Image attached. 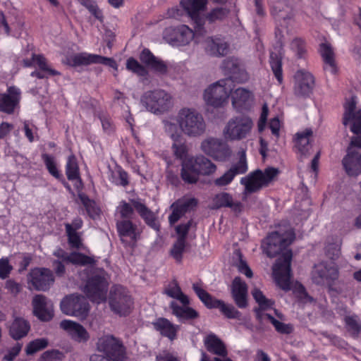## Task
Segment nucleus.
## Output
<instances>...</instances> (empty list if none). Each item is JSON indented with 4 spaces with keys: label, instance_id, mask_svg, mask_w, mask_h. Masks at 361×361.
Returning a JSON list of instances; mask_svg holds the SVG:
<instances>
[{
    "label": "nucleus",
    "instance_id": "nucleus-1",
    "mask_svg": "<svg viewBox=\"0 0 361 361\" xmlns=\"http://www.w3.org/2000/svg\"><path fill=\"white\" fill-rule=\"evenodd\" d=\"M294 239L293 228L289 225H285L271 233L262 243L263 250L268 257H274L281 254L273 266V276L276 284L284 290L290 289V263L293 255L288 247Z\"/></svg>",
    "mask_w": 361,
    "mask_h": 361
},
{
    "label": "nucleus",
    "instance_id": "nucleus-2",
    "mask_svg": "<svg viewBox=\"0 0 361 361\" xmlns=\"http://www.w3.org/2000/svg\"><path fill=\"white\" fill-rule=\"evenodd\" d=\"M356 103L353 98L348 100L345 105L343 123L350 124L351 131L356 135L351 139L347 154L342 160L345 173L349 176L361 174V109L355 112Z\"/></svg>",
    "mask_w": 361,
    "mask_h": 361
},
{
    "label": "nucleus",
    "instance_id": "nucleus-3",
    "mask_svg": "<svg viewBox=\"0 0 361 361\" xmlns=\"http://www.w3.org/2000/svg\"><path fill=\"white\" fill-rule=\"evenodd\" d=\"M175 120L176 123L171 119L163 121L164 131L173 141H180L182 134L190 137H197L202 135L206 130V123L202 115L195 109H180Z\"/></svg>",
    "mask_w": 361,
    "mask_h": 361
},
{
    "label": "nucleus",
    "instance_id": "nucleus-4",
    "mask_svg": "<svg viewBox=\"0 0 361 361\" xmlns=\"http://www.w3.org/2000/svg\"><path fill=\"white\" fill-rule=\"evenodd\" d=\"M81 278L86 283L82 290L87 297L78 293L68 295L61 300L60 308L64 314L84 320L89 315L90 308L87 298L90 295V277L87 274L86 278H83L82 276Z\"/></svg>",
    "mask_w": 361,
    "mask_h": 361
},
{
    "label": "nucleus",
    "instance_id": "nucleus-5",
    "mask_svg": "<svg viewBox=\"0 0 361 361\" xmlns=\"http://www.w3.org/2000/svg\"><path fill=\"white\" fill-rule=\"evenodd\" d=\"M216 171V166L203 155L192 157L182 164L181 178L187 183H195L200 175L209 176Z\"/></svg>",
    "mask_w": 361,
    "mask_h": 361
},
{
    "label": "nucleus",
    "instance_id": "nucleus-6",
    "mask_svg": "<svg viewBox=\"0 0 361 361\" xmlns=\"http://www.w3.org/2000/svg\"><path fill=\"white\" fill-rule=\"evenodd\" d=\"M140 102L148 111L155 115L169 112L174 104L171 94L162 89L145 92L141 97Z\"/></svg>",
    "mask_w": 361,
    "mask_h": 361
},
{
    "label": "nucleus",
    "instance_id": "nucleus-7",
    "mask_svg": "<svg viewBox=\"0 0 361 361\" xmlns=\"http://www.w3.org/2000/svg\"><path fill=\"white\" fill-rule=\"evenodd\" d=\"M99 352L110 361H123L126 358V348L122 341L111 334L103 335L96 343Z\"/></svg>",
    "mask_w": 361,
    "mask_h": 361
},
{
    "label": "nucleus",
    "instance_id": "nucleus-8",
    "mask_svg": "<svg viewBox=\"0 0 361 361\" xmlns=\"http://www.w3.org/2000/svg\"><path fill=\"white\" fill-rule=\"evenodd\" d=\"M253 126L252 119L246 116H238L231 118L223 130V135L227 140H241L247 137Z\"/></svg>",
    "mask_w": 361,
    "mask_h": 361
},
{
    "label": "nucleus",
    "instance_id": "nucleus-9",
    "mask_svg": "<svg viewBox=\"0 0 361 361\" xmlns=\"http://www.w3.org/2000/svg\"><path fill=\"white\" fill-rule=\"evenodd\" d=\"M279 174L276 168H268L262 171L256 170L247 176L242 178L240 183L245 185V193H252L267 186Z\"/></svg>",
    "mask_w": 361,
    "mask_h": 361
},
{
    "label": "nucleus",
    "instance_id": "nucleus-10",
    "mask_svg": "<svg viewBox=\"0 0 361 361\" xmlns=\"http://www.w3.org/2000/svg\"><path fill=\"white\" fill-rule=\"evenodd\" d=\"M233 81L231 78H225L217 81L207 88L204 93V99L207 104L218 107L225 103L231 93Z\"/></svg>",
    "mask_w": 361,
    "mask_h": 361
},
{
    "label": "nucleus",
    "instance_id": "nucleus-11",
    "mask_svg": "<svg viewBox=\"0 0 361 361\" xmlns=\"http://www.w3.org/2000/svg\"><path fill=\"white\" fill-rule=\"evenodd\" d=\"M109 280V276L104 269L95 267L92 257V302L99 304L106 301Z\"/></svg>",
    "mask_w": 361,
    "mask_h": 361
},
{
    "label": "nucleus",
    "instance_id": "nucleus-12",
    "mask_svg": "<svg viewBox=\"0 0 361 361\" xmlns=\"http://www.w3.org/2000/svg\"><path fill=\"white\" fill-rule=\"evenodd\" d=\"M133 302L131 296L125 288L114 286L110 291L109 305L111 310L121 316L130 313Z\"/></svg>",
    "mask_w": 361,
    "mask_h": 361
},
{
    "label": "nucleus",
    "instance_id": "nucleus-13",
    "mask_svg": "<svg viewBox=\"0 0 361 361\" xmlns=\"http://www.w3.org/2000/svg\"><path fill=\"white\" fill-rule=\"evenodd\" d=\"M202 151L218 161H224L231 155L228 145L221 139L208 137L200 145Z\"/></svg>",
    "mask_w": 361,
    "mask_h": 361
},
{
    "label": "nucleus",
    "instance_id": "nucleus-14",
    "mask_svg": "<svg viewBox=\"0 0 361 361\" xmlns=\"http://www.w3.org/2000/svg\"><path fill=\"white\" fill-rule=\"evenodd\" d=\"M116 228L120 240L125 246H136L142 233L141 228L136 224L130 219H121L117 221Z\"/></svg>",
    "mask_w": 361,
    "mask_h": 361
},
{
    "label": "nucleus",
    "instance_id": "nucleus-15",
    "mask_svg": "<svg viewBox=\"0 0 361 361\" xmlns=\"http://www.w3.org/2000/svg\"><path fill=\"white\" fill-rule=\"evenodd\" d=\"M28 283L37 291H47L53 286L55 279L51 270L44 267L32 269L27 276Z\"/></svg>",
    "mask_w": 361,
    "mask_h": 361
},
{
    "label": "nucleus",
    "instance_id": "nucleus-16",
    "mask_svg": "<svg viewBox=\"0 0 361 361\" xmlns=\"http://www.w3.org/2000/svg\"><path fill=\"white\" fill-rule=\"evenodd\" d=\"M180 4L194 22L195 32L204 34V18L200 15V12L205 9L207 0H182Z\"/></svg>",
    "mask_w": 361,
    "mask_h": 361
},
{
    "label": "nucleus",
    "instance_id": "nucleus-17",
    "mask_svg": "<svg viewBox=\"0 0 361 361\" xmlns=\"http://www.w3.org/2000/svg\"><path fill=\"white\" fill-rule=\"evenodd\" d=\"M338 277V268L334 263H320L314 267L312 272V279L319 285L326 283L331 286Z\"/></svg>",
    "mask_w": 361,
    "mask_h": 361
},
{
    "label": "nucleus",
    "instance_id": "nucleus-18",
    "mask_svg": "<svg viewBox=\"0 0 361 361\" xmlns=\"http://www.w3.org/2000/svg\"><path fill=\"white\" fill-rule=\"evenodd\" d=\"M195 35L202 34L197 33L185 25H181L176 28L166 30L165 38L173 45H186L193 39Z\"/></svg>",
    "mask_w": 361,
    "mask_h": 361
},
{
    "label": "nucleus",
    "instance_id": "nucleus-19",
    "mask_svg": "<svg viewBox=\"0 0 361 361\" xmlns=\"http://www.w3.org/2000/svg\"><path fill=\"white\" fill-rule=\"evenodd\" d=\"M33 314L39 320L49 322L54 317L53 306L47 298L43 295H36L32 300Z\"/></svg>",
    "mask_w": 361,
    "mask_h": 361
},
{
    "label": "nucleus",
    "instance_id": "nucleus-20",
    "mask_svg": "<svg viewBox=\"0 0 361 361\" xmlns=\"http://www.w3.org/2000/svg\"><path fill=\"white\" fill-rule=\"evenodd\" d=\"M294 93L298 97H307L312 91L314 79L313 75L304 70L298 71L295 75Z\"/></svg>",
    "mask_w": 361,
    "mask_h": 361
},
{
    "label": "nucleus",
    "instance_id": "nucleus-21",
    "mask_svg": "<svg viewBox=\"0 0 361 361\" xmlns=\"http://www.w3.org/2000/svg\"><path fill=\"white\" fill-rule=\"evenodd\" d=\"M59 326L67 333L73 341L77 343H85L89 340L88 331L76 322L63 319L60 322Z\"/></svg>",
    "mask_w": 361,
    "mask_h": 361
},
{
    "label": "nucleus",
    "instance_id": "nucleus-22",
    "mask_svg": "<svg viewBox=\"0 0 361 361\" xmlns=\"http://www.w3.org/2000/svg\"><path fill=\"white\" fill-rule=\"evenodd\" d=\"M176 299L178 300L183 306L180 307L176 302L173 301L170 304V307L172 310V313L180 320L192 319L198 317L197 312L188 306L190 303L189 298L183 292Z\"/></svg>",
    "mask_w": 361,
    "mask_h": 361
},
{
    "label": "nucleus",
    "instance_id": "nucleus-23",
    "mask_svg": "<svg viewBox=\"0 0 361 361\" xmlns=\"http://www.w3.org/2000/svg\"><path fill=\"white\" fill-rule=\"evenodd\" d=\"M20 97V90L16 87H10L7 92L0 94V111L12 114L18 105Z\"/></svg>",
    "mask_w": 361,
    "mask_h": 361
},
{
    "label": "nucleus",
    "instance_id": "nucleus-24",
    "mask_svg": "<svg viewBox=\"0 0 361 361\" xmlns=\"http://www.w3.org/2000/svg\"><path fill=\"white\" fill-rule=\"evenodd\" d=\"M228 207L233 212L238 214L243 210V204L239 201H235L231 194L226 192H221L215 195L212 199V208L219 209Z\"/></svg>",
    "mask_w": 361,
    "mask_h": 361
},
{
    "label": "nucleus",
    "instance_id": "nucleus-25",
    "mask_svg": "<svg viewBox=\"0 0 361 361\" xmlns=\"http://www.w3.org/2000/svg\"><path fill=\"white\" fill-rule=\"evenodd\" d=\"M232 104L238 111H243L249 109L253 102L252 93L245 88L240 87L231 93Z\"/></svg>",
    "mask_w": 361,
    "mask_h": 361
},
{
    "label": "nucleus",
    "instance_id": "nucleus-26",
    "mask_svg": "<svg viewBox=\"0 0 361 361\" xmlns=\"http://www.w3.org/2000/svg\"><path fill=\"white\" fill-rule=\"evenodd\" d=\"M140 59L143 63L157 73L166 75L168 73L166 63L154 56L149 49H144L140 54Z\"/></svg>",
    "mask_w": 361,
    "mask_h": 361
},
{
    "label": "nucleus",
    "instance_id": "nucleus-27",
    "mask_svg": "<svg viewBox=\"0 0 361 361\" xmlns=\"http://www.w3.org/2000/svg\"><path fill=\"white\" fill-rule=\"evenodd\" d=\"M232 297L240 308H245L247 305V286L240 277H235L231 285Z\"/></svg>",
    "mask_w": 361,
    "mask_h": 361
},
{
    "label": "nucleus",
    "instance_id": "nucleus-28",
    "mask_svg": "<svg viewBox=\"0 0 361 361\" xmlns=\"http://www.w3.org/2000/svg\"><path fill=\"white\" fill-rule=\"evenodd\" d=\"M205 51L213 56H224L229 51L228 44L220 38L208 37L205 40Z\"/></svg>",
    "mask_w": 361,
    "mask_h": 361
},
{
    "label": "nucleus",
    "instance_id": "nucleus-29",
    "mask_svg": "<svg viewBox=\"0 0 361 361\" xmlns=\"http://www.w3.org/2000/svg\"><path fill=\"white\" fill-rule=\"evenodd\" d=\"M30 323L22 317H16L9 326V334L14 340L26 336L30 331Z\"/></svg>",
    "mask_w": 361,
    "mask_h": 361
},
{
    "label": "nucleus",
    "instance_id": "nucleus-30",
    "mask_svg": "<svg viewBox=\"0 0 361 361\" xmlns=\"http://www.w3.org/2000/svg\"><path fill=\"white\" fill-rule=\"evenodd\" d=\"M257 319L261 323L264 322H269L273 324L276 331L280 334H290L293 332V328L291 324L283 323L275 319L269 314L265 313L264 312H261L259 310L257 311Z\"/></svg>",
    "mask_w": 361,
    "mask_h": 361
},
{
    "label": "nucleus",
    "instance_id": "nucleus-31",
    "mask_svg": "<svg viewBox=\"0 0 361 361\" xmlns=\"http://www.w3.org/2000/svg\"><path fill=\"white\" fill-rule=\"evenodd\" d=\"M154 328L159 333L171 341L176 338V333L178 330V326L173 324L170 321L165 318H159L152 323Z\"/></svg>",
    "mask_w": 361,
    "mask_h": 361
},
{
    "label": "nucleus",
    "instance_id": "nucleus-32",
    "mask_svg": "<svg viewBox=\"0 0 361 361\" xmlns=\"http://www.w3.org/2000/svg\"><path fill=\"white\" fill-rule=\"evenodd\" d=\"M132 205L139 213L146 224L155 230H159V225L157 223L154 213L150 211L142 202L139 200H133Z\"/></svg>",
    "mask_w": 361,
    "mask_h": 361
},
{
    "label": "nucleus",
    "instance_id": "nucleus-33",
    "mask_svg": "<svg viewBox=\"0 0 361 361\" xmlns=\"http://www.w3.org/2000/svg\"><path fill=\"white\" fill-rule=\"evenodd\" d=\"M204 345L209 352L221 357L227 356L226 345L214 334H210L205 338Z\"/></svg>",
    "mask_w": 361,
    "mask_h": 361
},
{
    "label": "nucleus",
    "instance_id": "nucleus-34",
    "mask_svg": "<svg viewBox=\"0 0 361 361\" xmlns=\"http://www.w3.org/2000/svg\"><path fill=\"white\" fill-rule=\"evenodd\" d=\"M312 136V130L311 129H305L295 135V146L302 154L305 155L309 151L310 148V140Z\"/></svg>",
    "mask_w": 361,
    "mask_h": 361
},
{
    "label": "nucleus",
    "instance_id": "nucleus-35",
    "mask_svg": "<svg viewBox=\"0 0 361 361\" xmlns=\"http://www.w3.org/2000/svg\"><path fill=\"white\" fill-rule=\"evenodd\" d=\"M192 290L204 305L209 309L215 308L219 300L214 298L209 293L202 288L200 283L192 284Z\"/></svg>",
    "mask_w": 361,
    "mask_h": 361
},
{
    "label": "nucleus",
    "instance_id": "nucleus-36",
    "mask_svg": "<svg viewBox=\"0 0 361 361\" xmlns=\"http://www.w3.org/2000/svg\"><path fill=\"white\" fill-rule=\"evenodd\" d=\"M289 47L298 59H305L307 54V43L301 37L293 38L290 42Z\"/></svg>",
    "mask_w": 361,
    "mask_h": 361
},
{
    "label": "nucleus",
    "instance_id": "nucleus-37",
    "mask_svg": "<svg viewBox=\"0 0 361 361\" xmlns=\"http://www.w3.org/2000/svg\"><path fill=\"white\" fill-rule=\"evenodd\" d=\"M66 174L69 180H75L79 178V167L74 155H71L68 158L66 166Z\"/></svg>",
    "mask_w": 361,
    "mask_h": 361
},
{
    "label": "nucleus",
    "instance_id": "nucleus-38",
    "mask_svg": "<svg viewBox=\"0 0 361 361\" xmlns=\"http://www.w3.org/2000/svg\"><path fill=\"white\" fill-rule=\"evenodd\" d=\"M272 13L276 16L278 20H286L292 19L293 13L289 6H286L284 9L283 4L281 2H276L272 8Z\"/></svg>",
    "mask_w": 361,
    "mask_h": 361
},
{
    "label": "nucleus",
    "instance_id": "nucleus-39",
    "mask_svg": "<svg viewBox=\"0 0 361 361\" xmlns=\"http://www.w3.org/2000/svg\"><path fill=\"white\" fill-rule=\"evenodd\" d=\"M49 341L47 338H37L30 341L25 348V353L27 355H32L48 346Z\"/></svg>",
    "mask_w": 361,
    "mask_h": 361
},
{
    "label": "nucleus",
    "instance_id": "nucleus-40",
    "mask_svg": "<svg viewBox=\"0 0 361 361\" xmlns=\"http://www.w3.org/2000/svg\"><path fill=\"white\" fill-rule=\"evenodd\" d=\"M252 295L259 306V309L257 310L256 312L259 310L263 312V310L272 307L274 303L271 300L267 299L263 293L257 288H253Z\"/></svg>",
    "mask_w": 361,
    "mask_h": 361
},
{
    "label": "nucleus",
    "instance_id": "nucleus-41",
    "mask_svg": "<svg viewBox=\"0 0 361 361\" xmlns=\"http://www.w3.org/2000/svg\"><path fill=\"white\" fill-rule=\"evenodd\" d=\"M215 308L220 310L221 312L228 319H240V312L231 304H226L224 301L219 300Z\"/></svg>",
    "mask_w": 361,
    "mask_h": 361
},
{
    "label": "nucleus",
    "instance_id": "nucleus-42",
    "mask_svg": "<svg viewBox=\"0 0 361 361\" xmlns=\"http://www.w3.org/2000/svg\"><path fill=\"white\" fill-rule=\"evenodd\" d=\"M269 62L276 78L279 83H281L283 81L281 59L276 54L271 53Z\"/></svg>",
    "mask_w": 361,
    "mask_h": 361
},
{
    "label": "nucleus",
    "instance_id": "nucleus-43",
    "mask_svg": "<svg viewBox=\"0 0 361 361\" xmlns=\"http://www.w3.org/2000/svg\"><path fill=\"white\" fill-rule=\"evenodd\" d=\"M238 155L239 157L238 161L229 169L233 171L235 176L245 173L247 171L245 151L244 149L240 150Z\"/></svg>",
    "mask_w": 361,
    "mask_h": 361
},
{
    "label": "nucleus",
    "instance_id": "nucleus-44",
    "mask_svg": "<svg viewBox=\"0 0 361 361\" xmlns=\"http://www.w3.org/2000/svg\"><path fill=\"white\" fill-rule=\"evenodd\" d=\"M42 158L49 173L59 180L62 179L63 176L57 169L54 157L48 154H42Z\"/></svg>",
    "mask_w": 361,
    "mask_h": 361
},
{
    "label": "nucleus",
    "instance_id": "nucleus-45",
    "mask_svg": "<svg viewBox=\"0 0 361 361\" xmlns=\"http://www.w3.org/2000/svg\"><path fill=\"white\" fill-rule=\"evenodd\" d=\"M65 227L69 245L72 248H80L82 244L79 233L77 231H73L69 224H66Z\"/></svg>",
    "mask_w": 361,
    "mask_h": 361
},
{
    "label": "nucleus",
    "instance_id": "nucleus-46",
    "mask_svg": "<svg viewBox=\"0 0 361 361\" xmlns=\"http://www.w3.org/2000/svg\"><path fill=\"white\" fill-rule=\"evenodd\" d=\"M345 326L348 331L353 336H357L361 331V324L357 316L345 317Z\"/></svg>",
    "mask_w": 361,
    "mask_h": 361
},
{
    "label": "nucleus",
    "instance_id": "nucleus-47",
    "mask_svg": "<svg viewBox=\"0 0 361 361\" xmlns=\"http://www.w3.org/2000/svg\"><path fill=\"white\" fill-rule=\"evenodd\" d=\"M67 63L73 66L89 65L90 63V54L80 53L72 55L67 59Z\"/></svg>",
    "mask_w": 361,
    "mask_h": 361
},
{
    "label": "nucleus",
    "instance_id": "nucleus-48",
    "mask_svg": "<svg viewBox=\"0 0 361 361\" xmlns=\"http://www.w3.org/2000/svg\"><path fill=\"white\" fill-rule=\"evenodd\" d=\"M172 145V149L175 156L181 160V165L185 160H189L191 157L188 156V147L185 143H178V142L173 141Z\"/></svg>",
    "mask_w": 361,
    "mask_h": 361
},
{
    "label": "nucleus",
    "instance_id": "nucleus-49",
    "mask_svg": "<svg viewBox=\"0 0 361 361\" xmlns=\"http://www.w3.org/2000/svg\"><path fill=\"white\" fill-rule=\"evenodd\" d=\"M185 248V242L176 240L173 245L170 253L173 258L177 262H180L183 257V254Z\"/></svg>",
    "mask_w": 361,
    "mask_h": 361
},
{
    "label": "nucleus",
    "instance_id": "nucleus-50",
    "mask_svg": "<svg viewBox=\"0 0 361 361\" xmlns=\"http://www.w3.org/2000/svg\"><path fill=\"white\" fill-rule=\"evenodd\" d=\"M68 262L75 265L85 266L90 264V257L77 252L69 254Z\"/></svg>",
    "mask_w": 361,
    "mask_h": 361
},
{
    "label": "nucleus",
    "instance_id": "nucleus-51",
    "mask_svg": "<svg viewBox=\"0 0 361 361\" xmlns=\"http://www.w3.org/2000/svg\"><path fill=\"white\" fill-rule=\"evenodd\" d=\"M173 204L174 206H177L183 212L187 213L196 207L197 202L195 198H184L178 200Z\"/></svg>",
    "mask_w": 361,
    "mask_h": 361
},
{
    "label": "nucleus",
    "instance_id": "nucleus-52",
    "mask_svg": "<svg viewBox=\"0 0 361 361\" xmlns=\"http://www.w3.org/2000/svg\"><path fill=\"white\" fill-rule=\"evenodd\" d=\"M32 60L39 66L42 71H46L49 75H59V73L54 69L49 68L47 63L46 59L42 55H32Z\"/></svg>",
    "mask_w": 361,
    "mask_h": 361
},
{
    "label": "nucleus",
    "instance_id": "nucleus-53",
    "mask_svg": "<svg viewBox=\"0 0 361 361\" xmlns=\"http://www.w3.org/2000/svg\"><path fill=\"white\" fill-rule=\"evenodd\" d=\"M235 175L232 171L229 169L226 171L221 176L216 178L214 183L219 188H223L229 185L235 178Z\"/></svg>",
    "mask_w": 361,
    "mask_h": 361
},
{
    "label": "nucleus",
    "instance_id": "nucleus-54",
    "mask_svg": "<svg viewBox=\"0 0 361 361\" xmlns=\"http://www.w3.org/2000/svg\"><path fill=\"white\" fill-rule=\"evenodd\" d=\"M228 9L226 8H216L213 9L208 15L207 18L211 23L214 22L217 20L224 19L228 14Z\"/></svg>",
    "mask_w": 361,
    "mask_h": 361
},
{
    "label": "nucleus",
    "instance_id": "nucleus-55",
    "mask_svg": "<svg viewBox=\"0 0 361 361\" xmlns=\"http://www.w3.org/2000/svg\"><path fill=\"white\" fill-rule=\"evenodd\" d=\"M92 63H98L108 66L117 70L118 66L112 58L102 56L97 54H92Z\"/></svg>",
    "mask_w": 361,
    "mask_h": 361
},
{
    "label": "nucleus",
    "instance_id": "nucleus-56",
    "mask_svg": "<svg viewBox=\"0 0 361 361\" xmlns=\"http://www.w3.org/2000/svg\"><path fill=\"white\" fill-rule=\"evenodd\" d=\"M126 68L139 75H144L146 73L145 68L133 58L127 60Z\"/></svg>",
    "mask_w": 361,
    "mask_h": 361
},
{
    "label": "nucleus",
    "instance_id": "nucleus-57",
    "mask_svg": "<svg viewBox=\"0 0 361 361\" xmlns=\"http://www.w3.org/2000/svg\"><path fill=\"white\" fill-rule=\"evenodd\" d=\"M192 224V221H188L185 224H181L176 226L175 230L178 235L177 240H180V241L185 242L186 237Z\"/></svg>",
    "mask_w": 361,
    "mask_h": 361
},
{
    "label": "nucleus",
    "instance_id": "nucleus-58",
    "mask_svg": "<svg viewBox=\"0 0 361 361\" xmlns=\"http://www.w3.org/2000/svg\"><path fill=\"white\" fill-rule=\"evenodd\" d=\"M117 212L123 219H129L133 214L132 206L125 201L120 202V204L117 207Z\"/></svg>",
    "mask_w": 361,
    "mask_h": 361
},
{
    "label": "nucleus",
    "instance_id": "nucleus-59",
    "mask_svg": "<svg viewBox=\"0 0 361 361\" xmlns=\"http://www.w3.org/2000/svg\"><path fill=\"white\" fill-rule=\"evenodd\" d=\"M341 254V247L338 243L329 244L326 247V255L331 259L335 260L338 258Z\"/></svg>",
    "mask_w": 361,
    "mask_h": 361
},
{
    "label": "nucleus",
    "instance_id": "nucleus-60",
    "mask_svg": "<svg viewBox=\"0 0 361 361\" xmlns=\"http://www.w3.org/2000/svg\"><path fill=\"white\" fill-rule=\"evenodd\" d=\"M236 255L238 256L239 259V262L236 264V267L238 269V271L245 274L247 277L251 278L252 276V271L250 269V268L248 267L247 263L243 261L241 258V254L239 252H236Z\"/></svg>",
    "mask_w": 361,
    "mask_h": 361
},
{
    "label": "nucleus",
    "instance_id": "nucleus-61",
    "mask_svg": "<svg viewBox=\"0 0 361 361\" xmlns=\"http://www.w3.org/2000/svg\"><path fill=\"white\" fill-rule=\"evenodd\" d=\"M319 53L323 60L334 59V53L331 44L324 42L320 44Z\"/></svg>",
    "mask_w": 361,
    "mask_h": 361
},
{
    "label": "nucleus",
    "instance_id": "nucleus-62",
    "mask_svg": "<svg viewBox=\"0 0 361 361\" xmlns=\"http://www.w3.org/2000/svg\"><path fill=\"white\" fill-rule=\"evenodd\" d=\"M13 267L6 258L0 259V279H5L8 277Z\"/></svg>",
    "mask_w": 361,
    "mask_h": 361
},
{
    "label": "nucleus",
    "instance_id": "nucleus-63",
    "mask_svg": "<svg viewBox=\"0 0 361 361\" xmlns=\"http://www.w3.org/2000/svg\"><path fill=\"white\" fill-rule=\"evenodd\" d=\"M171 209H172L171 214L169 216V221L171 225H173L176 223L183 216L185 215V212H183L179 207L177 206H174L173 203L171 205Z\"/></svg>",
    "mask_w": 361,
    "mask_h": 361
},
{
    "label": "nucleus",
    "instance_id": "nucleus-64",
    "mask_svg": "<svg viewBox=\"0 0 361 361\" xmlns=\"http://www.w3.org/2000/svg\"><path fill=\"white\" fill-rule=\"evenodd\" d=\"M61 353L58 350H47L41 355L42 361H56L60 360Z\"/></svg>",
    "mask_w": 361,
    "mask_h": 361
}]
</instances>
